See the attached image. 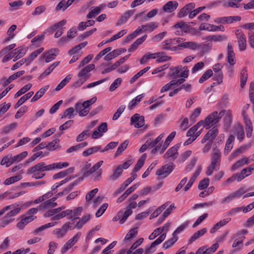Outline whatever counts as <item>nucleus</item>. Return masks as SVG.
<instances>
[{"instance_id": "f257e3e1", "label": "nucleus", "mask_w": 254, "mask_h": 254, "mask_svg": "<svg viewBox=\"0 0 254 254\" xmlns=\"http://www.w3.org/2000/svg\"><path fill=\"white\" fill-rule=\"evenodd\" d=\"M65 208L62 206L56 208H52L47 211L44 216L45 217H52V220H59L65 217L68 219H73L77 218V216L80 215L82 211L81 207H78L76 208L72 209H66L63 210Z\"/></svg>"}, {"instance_id": "f03ea898", "label": "nucleus", "mask_w": 254, "mask_h": 254, "mask_svg": "<svg viewBox=\"0 0 254 254\" xmlns=\"http://www.w3.org/2000/svg\"><path fill=\"white\" fill-rule=\"evenodd\" d=\"M96 101V97H93L83 103L78 101L75 104V108L70 107L64 111L63 115L62 116V118L67 117L69 119H71L76 115V113H78L80 117H85L89 113L90 107L95 103Z\"/></svg>"}, {"instance_id": "7ed1b4c3", "label": "nucleus", "mask_w": 254, "mask_h": 254, "mask_svg": "<svg viewBox=\"0 0 254 254\" xmlns=\"http://www.w3.org/2000/svg\"><path fill=\"white\" fill-rule=\"evenodd\" d=\"M95 67V65L91 64L81 68L77 74L78 79L71 84V87L76 89L81 86L91 77L90 72Z\"/></svg>"}, {"instance_id": "20e7f679", "label": "nucleus", "mask_w": 254, "mask_h": 254, "mask_svg": "<svg viewBox=\"0 0 254 254\" xmlns=\"http://www.w3.org/2000/svg\"><path fill=\"white\" fill-rule=\"evenodd\" d=\"M44 171H50L49 165H47L44 162H40L34 166L30 167L27 170V173L31 175L32 178L35 179H40L45 175Z\"/></svg>"}, {"instance_id": "39448f33", "label": "nucleus", "mask_w": 254, "mask_h": 254, "mask_svg": "<svg viewBox=\"0 0 254 254\" xmlns=\"http://www.w3.org/2000/svg\"><path fill=\"white\" fill-rule=\"evenodd\" d=\"M225 110H222L219 113L216 111L213 112L209 114L204 120H202L203 127L208 129L211 126L217 123L219 120L224 115Z\"/></svg>"}, {"instance_id": "423d86ee", "label": "nucleus", "mask_w": 254, "mask_h": 254, "mask_svg": "<svg viewBox=\"0 0 254 254\" xmlns=\"http://www.w3.org/2000/svg\"><path fill=\"white\" fill-rule=\"evenodd\" d=\"M171 226L170 222H167L162 227L158 228V230L161 234L162 233L155 241H154L151 245L148 250L152 249L156 246L161 244L166 238L167 232H168Z\"/></svg>"}, {"instance_id": "0eeeda50", "label": "nucleus", "mask_w": 254, "mask_h": 254, "mask_svg": "<svg viewBox=\"0 0 254 254\" xmlns=\"http://www.w3.org/2000/svg\"><path fill=\"white\" fill-rule=\"evenodd\" d=\"M171 71L170 76L172 77H184L188 78L189 75L190 71L187 66H178L170 67Z\"/></svg>"}, {"instance_id": "6e6552de", "label": "nucleus", "mask_w": 254, "mask_h": 254, "mask_svg": "<svg viewBox=\"0 0 254 254\" xmlns=\"http://www.w3.org/2000/svg\"><path fill=\"white\" fill-rule=\"evenodd\" d=\"M73 222H66L61 227L56 228L53 231V234L57 239L64 238L69 230H73Z\"/></svg>"}, {"instance_id": "1a4fd4ad", "label": "nucleus", "mask_w": 254, "mask_h": 254, "mask_svg": "<svg viewBox=\"0 0 254 254\" xmlns=\"http://www.w3.org/2000/svg\"><path fill=\"white\" fill-rule=\"evenodd\" d=\"M176 43L178 44V47L179 48L195 51L199 48V45L197 42L194 41H186L185 39L182 38H177Z\"/></svg>"}, {"instance_id": "9d476101", "label": "nucleus", "mask_w": 254, "mask_h": 254, "mask_svg": "<svg viewBox=\"0 0 254 254\" xmlns=\"http://www.w3.org/2000/svg\"><path fill=\"white\" fill-rule=\"evenodd\" d=\"M235 35L238 40L239 49L240 51H245L247 47L246 37L241 29L235 31Z\"/></svg>"}, {"instance_id": "9b49d317", "label": "nucleus", "mask_w": 254, "mask_h": 254, "mask_svg": "<svg viewBox=\"0 0 254 254\" xmlns=\"http://www.w3.org/2000/svg\"><path fill=\"white\" fill-rule=\"evenodd\" d=\"M132 213V211L127 210L126 209L121 210L117 215L113 218V221H119V223L121 224L124 223L128 216Z\"/></svg>"}, {"instance_id": "f8f14e48", "label": "nucleus", "mask_w": 254, "mask_h": 254, "mask_svg": "<svg viewBox=\"0 0 254 254\" xmlns=\"http://www.w3.org/2000/svg\"><path fill=\"white\" fill-rule=\"evenodd\" d=\"M173 163L167 164L157 170L156 175L162 178L167 177L173 170Z\"/></svg>"}, {"instance_id": "ddd939ff", "label": "nucleus", "mask_w": 254, "mask_h": 254, "mask_svg": "<svg viewBox=\"0 0 254 254\" xmlns=\"http://www.w3.org/2000/svg\"><path fill=\"white\" fill-rule=\"evenodd\" d=\"M218 133V128L217 126L213 127L212 128L209 129L208 132L205 134L203 138L201 140L202 143H205L208 141L210 142H213V140Z\"/></svg>"}, {"instance_id": "4468645a", "label": "nucleus", "mask_w": 254, "mask_h": 254, "mask_svg": "<svg viewBox=\"0 0 254 254\" xmlns=\"http://www.w3.org/2000/svg\"><path fill=\"white\" fill-rule=\"evenodd\" d=\"M241 18L239 16H229L217 18L214 20L216 23H221L223 24H232L236 21H239Z\"/></svg>"}, {"instance_id": "2eb2a0df", "label": "nucleus", "mask_w": 254, "mask_h": 254, "mask_svg": "<svg viewBox=\"0 0 254 254\" xmlns=\"http://www.w3.org/2000/svg\"><path fill=\"white\" fill-rule=\"evenodd\" d=\"M81 233L78 232L75 234L72 238L68 240L64 245L62 249V253L66 252L69 249L73 247L78 242L81 237Z\"/></svg>"}, {"instance_id": "dca6fc26", "label": "nucleus", "mask_w": 254, "mask_h": 254, "mask_svg": "<svg viewBox=\"0 0 254 254\" xmlns=\"http://www.w3.org/2000/svg\"><path fill=\"white\" fill-rule=\"evenodd\" d=\"M59 52V51L58 49H52L44 53L40 57L41 61L45 59L46 63H49L56 58Z\"/></svg>"}, {"instance_id": "f3484780", "label": "nucleus", "mask_w": 254, "mask_h": 254, "mask_svg": "<svg viewBox=\"0 0 254 254\" xmlns=\"http://www.w3.org/2000/svg\"><path fill=\"white\" fill-rule=\"evenodd\" d=\"M173 27L176 29L175 33L177 35H182L189 29L188 24L183 21L176 23Z\"/></svg>"}, {"instance_id": "a211bd4d", "label": "nucleus", "mask_w": 254, "mask_h": 254, "mask_svg": "<svg viewBox=\"0 0 254 254\" xmlns=\"http://www.w3.org/2000/svg\"><path fill=\"white\" fill-rule=\"evenodd\" d=\"M131 124L133 125L136 128H140L144 125V118L143 116H140L135 114L130 119Z\"/></svg>"}, {"instance_id": "6ab92c4d", "label": "nucleus", "mask_w": 254, "mask_h": 254, "mask_svg": "<svg viewBox=\"0 0 254 254\" xmlns=\"http://www.w3.org/2000/svg\"><path fill=\"white\" fill-rule=\"evenodd\" d=\"M227 62L230 65L233 66L236 64L235 54L232 46L230 43H229L227 45Z\"/></svg>"}, {"instance_id": "aec40b11", "label": "nucleus", "mask_w": 254, "mask_h": 254, "mask_svg": "<svg viewBox=\"0 0 254 254\" xmlns=\"http://www.w3.org/2000/svg\"><path fill=\"white\" fill-rule=\"evenodd\" d=\"M202 120L199 121L195 125L191 127L187 132V136L188 137H193L199 133V136L201 133L202 129L197 131L198 128L203 127Z\"/></svg>"}, {"instance_id": "412c9836", "label": "nucleus", "mask_w": 254, "mask_h": 254, "mask_svg": "<svg viewBox=\"0 0 254 254\" xmlns=\"http://www.w3.org/2000/svg\"><path fill=\"white\" fill-rule=\"evenodd\" d=\"M123 172L122 165H118L113 169L112 174L108 177L109 180L113 182L117 180L121 176Z\"/></svg>"}, {"instance_id": "4be33fe9", "label": "nucleus", "mask_w": 254, "mask_h": 254, "mask_svg": "<svg viewBox=\"0 0 254 254\" xmlns=\"http://www.w3.org/2000/svg\"><path fill=\"white\" fill-rule=\"evenodd\" d=\"M178 6V3L176 1H169L164 5L163 10L165 12L171 13L175 11Z\"/></svg>"}, {"instance_id": "5701e85b", "label": "nucleus", "mask_w": 254, "mask_h": 254, "mask_svg": "<svg viewBox=\"0 0 254 254\" xmlns=\"http://www.w3.org/2000/svg\"><path fill=\"white\" fill-rule=\"evenodd\" d=\"M142 32H144V31L142 25H141L138 26L134 32L127 35L124 39V42L126 43L129 42Z\"/></svg>"}, {"instance_id": "b1692460", "label": "nucleus", "mask_w": 254, "mask_h": 254, "mask_svg": "<svg viewBox=\"0 0 254 254\" xmlns=\"http://www.w3.org/2000/svg\"><path fill=\"white\" fill-rule=\"evenodd\" d=\"M50 86L49 85H45L41 88L35 94V95L31 99V102L34 103L40 99L49 89Z\"/></svg>"}, {"instance_id": "393cba45", "label": "nucleus", "mask_w": 254, "mask_h": 254, "mask_svg": "<svg viewBox=\"0 0 254 254\" xmlns=\"http://www.w3.org/2000/svg\"><path fill=\"white\" fill-rule=\"evenodd\" d=\"M159 55H161V53H146L140 59V64H144L147 63L149 60L150 59H154L157 57L159 56Z\"/></svg>"}, {"instance_id": "a878e982", "label": "nucleus", "mask_w": 254, "mask_h": 254, "mask_svg": "<svg viewBox=\"0 0 254 254\" xmlns=\"http://www.w3.org/2000/svg\"><path fill=\"white\" fill-rule=\"evenodd\" d=\"M230 220V218H225L217 222L210 230V233L211 234L215 233L221 227L226 225Z\"/></svg>"}, {"instance_id": "bb28decb", "label": "nucleus", "mask_w": 254, "mask_h": 254, "mask_svg": "<svg viewBox=\"0 0 254 254\" xmlns=\"http://www.w3.org/2000/svg\"><path fill=\"white\" fill-rule=\"evenodd\" d=\"M12 52L14 55L13 61L15 62L26 54V50L23 47L20 46L15 49Z\"/></svg>"}, {"instance_id": "cd10ccee", "label": "nucleus", "mask_w": 254, "mask_h": 254, "mask_svg": "<svg viewBox=\"0 0 254 254\" xmlns=\"http://www.w3.org/2000/svg\"><path fill=\"white\" fill-rule=\"evenodd\" d=\"M18 206L19 204L17 203H14L6 206L9 207L7 210L11 209V211L7 213L9 216L12 217L17 215L20 212L21 208L20 207H18Z\"/></svg>"}, {"instance_id": "c85d7f7f", "label": "nucleus", "mask_w": 254, "mask_h": 254, "mask_svg": "<svg viewBox=\"0 0 254 254\" xmlns=\"http://www.w3.org/2000/svg\"><path fill=\"white\" fill-rule=\"evenodd\" d=\"M147 35L144 36L136 39L130 46L128 49V51L132 52L134 51L138 47V46L141 44L146 39Z\"/></svg>"}, {"instance_id": "c756f323", "label": "nucleus", "mask_w": 254, "mask_h": 254, "mask_svg": "<svg viewBox=\"0 0 254 254\" xmlns=\"http://www.w3.org/2000/svg\"><path fill=\"white\" fill-rule=\"evenodd\" d=\"M179 147L177 146L170 148L164 154V158L165 159L172 158L174 159L177 157Z\"/></svg>"}, {"instance_id": "7c9ffc66", "label": "nucleus", "mask_w": 254, "mask_h": 254, "mask_svg": "<svg viewBox=\"0 0 254 254\" xmlns=\"http://www.w3.org/2000/svg\"><path fill=\"white\" fill-rule=\"evenodd\" d=\"M250 162L248 158H243L238 160L234 164H233L231 170L236 171L243 166L249 164Z\"/></svg>"}, {"instance_id": "2f4dec72", "label": "nucleus", "mask_w": 254, "mask_h": 254, "mask_svg": "<svg viewBox=\"0 0 254 254\" xmlns=\"http://www.w3.org/2000/svg\"><path fill=\"white\" fill-rule=\"evenodd\" d=\"M69 165V164L67 162H59L56 163H53L49 164L50 171H53L56 169H61L63 168H66Z\"/></svg>"}, {"instance_id": "473e14b6", "label": "nucleus", "mask_w": 254, "mask_h": 254, "mask_svg": "<svg viewBox=\"0 0 254 254\" xmlns=\"http://www.w3.org/2000/svg\"><path fill=\"white\" fill-rule=\"evenodd\" d=\"M198 29L200 31L206 30L208 31L212 32L218 31V27H217V26L206 23H201L199 25Z\"/></svg>"}, {"instance_id": "72a5a7b5", "label": "nucleus", "mask_w": 254, "mask_h": 254, "mask_svg": "<svg viewBox=\"0 0 254 254\" xmlns=\"http://www.w3.org/2000/svg\"><path fill=\"white\" fill-rule=\"evenodd\" d=\"M103 161H100L94 164L92 167H91L89 170L85 171L83 173L84 177H88L90 176L93 173H95L96 171H97L99 168L103 165Z\"/></svg>"}, {"instance_id": "f704fd0d", "label": "nucleus", "mask_w": 254, "mask_h": 254, "mask_svg": "<svg viewBox=\"0 0 254 254\" xmlns=\"http://www.w3.org/2000/svg\"><path fill=\"white\" fill-rule=\"evenodd\" d=\"M57 205L56 202H54L51 198L48 199L41 204L39 206V210H43L50 208H53Z\"/></svg>"}, {"instance_id": "c9c22d12", "label": "nucleus", "mask_w": 254, "mask_h": 254, "mask_svg": "<svg viewBox=\"0 0 254 254\" xmlns=\"http://www.w3.org/2000/svg\"><path fill=\"white\" fill-rule=\"evenodd\" d=\"M43 51L44 48H40L33 52L28 57L24 58L26 60V65H29Z\"/></svg>"}, {"instance_id": "e433bc0d", "label": "nucleus", "mask_w": 254, "mask_h": 254, "mask_svg": "<svg viewBox=\"0 0 254 254\" xmlns=\"http://www.w3.org/2000/svg\"><path fill=\"white\" fill-rule=\"evenodd\" d=\"M138 226L134 227L132 229H130L129 232L126 234L124 242H127L130 241L131 239L135 238L138 233Z\"/></svg>"}, {"instance_id": "4c0bfd02", "label": "nucleus", "mask_w": 254, "mask_h": 254, "mask_svg": "<svg viewBox=\"0 0 254 254\" xmlns=\"http://www.w3.org/2000/svg\"><path fill=\"white\" fill-rule=\"evenodd\" d=\"M248 70L246 67H243L240 71V86L243 88L247 81L248 79Z\"/></svg>"}, {"instance_id": "58836bf2", "label": "nucleus", "mask_w": 254, "mask_h": 254, "mask_svg": "<svg viewBox=\"0 0 254 254\" xmlns=\"http://www.w3.org/2000/svg\"><path fill=\"white\" fill-rule=\"evenodd\" d=\"M207 229L206 228H204L194 233L190 239L189 241V244L192 243L198 239L199 237L203 236L207 232Z\"/></svg>"}, {"instance_id": "ea45409f", "label": "nucleus", "mask_w": 254, "mask_h": 254, "mask_svg": "<svg viewBox=\"0 0 254 254\" xmlns=\"http://www.w3.org/2000/svg\"><path fill=\"white\" fill-rule=\"evenodd\" d=\"M144 32H151L158 26V23L156 22H151L144 25H142Z\"/></svg>"}, {"instance_id": "a19ab883", "label": "nucleus", "mask_w": 254, "mask_h": 254, "mask_svg": "<svg viewBox=\"0 0 254 254\" xmlns=\"http://www.w3.org/2000/svg\"><path fill=\"white\" fill-rule=\"evenodd\" d=\"M132 14H133V12L130 11V10H128L127 11H126L124 15L122 16L120 18V19H119V20L118 21V22L116 23V26H121L123 24H124V23H125L127 21L128 19Z\"/></svg>"}, {"instance_id": "79ce46f5", "label": "nucleus", "mask_w": 254, "mask_h": 254, "mask_svg": "<svg viewBox=\"0 0 254 254\" xmlns=\"http://www.w3.org/2000/svg\"><path fill=\"white\" fill-rule=\"evenodd\" d=\"M234 140H235V137L234 135H231L229 136L228 139H227V140L226 141V144H225V149H224V153L225 154H226V155L228 154L230 152L231 150L232 149Z\"/></svg>"}, {"instance_id": "37998d69", "label": "nucleus", "mask_w": 254, "mask_h": 254, "mask_svg": "<svg viewBox=\"0 0 254 254\" xmlns=\"http://www.w3.org/2000/svg\"><path fill=\"white\" fill-rule=\"evenodd\" d=\"M234 132L237 135V139L242 141L244 137V132L243 127L240 125H237L235 127Z\"/></svg>"}, {"instance_id": "c03bdc74", "label": "nucleus", "mask_w": 254, "mask_h": 254, "mask_svg": "<svg viewBox=\"0 0 254 254\" xmlns=\"http://www.w3.org/2000/svg\"><path fill=\"white\" fill-rule=\"evenodd\" d=\"M144 94H141L132 99L128 106V109L129 110H132L133 108H134V107L140 102V101L144 98Z\"/></svg>"}, {"instance_id": "a18cd8bd", "label": "nucleus", "mask_w": 254, "mask_h": 254, "mask_svg": "<svg viewBox=\"0 0 254 254\" xmlns=\"http://www.w3.org/2000/svg\"><path fill=\"white\" fill-rule=\"evenodd\" d=\"M72 77L71 74H68L64 79H63L61 82L55 88V90L57 91H60L71 80Z\"/></svg>"}, {"instance_id": "49530a36", "label": "nucleus", "mask_w": 254, "mask_h": 254, "mask_svg": "<svg viewBox=\"0 0 254 254\" xmlns=\"http://www.w3.org/2000/svg\"><path fill=\"white\" fill-rule=\"evenodd\" d=\"M101 150V146H93L89 148L87 150L84 151L82 152V155L84 157H87L89 155H91L96 152H97L98 151H100Z\"/></svg>"}, {"instance_id": "de8ad7c7", "label": "nucleus", "mask_w": 254, "mask_h": 254, "mask_svg": "<svg viewBox=\"0 0 254 254\" xmlns=\"http://www.w3.org/2000/svg\"><path fill=\"white\" fill-rule=\"evenodd\" d=\"M74 171L73 168H69L65 170L61 171L53 176L54 179H62L65 177L68 174L72 173Z\"/></svg>"}, {"instance_id": "09e8293b", "label": "nucleus", "mask_w": 254, "mask_h": 254, "mask_svg": "<svg viewBox=\"0 0 254 254\" xmlns=\"http://www.w3.org/2000/svg\"><path fill=\"white\" fill-rule=\"evenodd\" d=\"M178 237H175L172 236V237L166 241L162 245V248L164 250H167L172 247L178 241Z\"/></svg>"}, {"instance_id": "8fccbe9b", "label": "nucleus", "mask_w": 254, "mask_h": 254, "mask_svg": "<svg viewBox=\"0 0 254 254\" xmlns=\"http://www.w3.org/2000/svg\"><path fill=\"white\" fill-rule=\"evenodd\" d=\"M22 179V175L21 174H18V175L11 177L9 178L6 179L4 182V184L5 186L10 185L14 183L18 182Z\"/></svg>"}, {"instance_id": "3c124183", "label": "nucleus", "mask_w": 254, "mask_h": 254, "mask_svg": "<svg viewBox=\"0 0 254 254\" xmlns=\"http://www.w3.org/2000/svg\"><path fill=\"white\" fill-rule=\"evenodd\" d=\"M246 125V130L248 137H251L252 135L253 127L251 119L244 121Z\"/></svg>"}, {"instance_id": "603ef678", "label": "nucleus", "mask_w": 254, "mask_h": 254, "mask_svg": "<svg viewBox=\"0 0 254 254\" xmlns=\"http://www.w3.org/2000/svg\"><path fill=\"white\" fill-rule=\"evenodd\" d=\"M146 158V155L145 154H144L141 156L140 158L138 160L132 172L135 173V172H137L138 171H139L141 169V168L143 166V165L145 162Z\"/></svg>"}, {"instance_id": "864d4df0", "label": "nucleus", "mask_w": 254, "mask_h": 254, "mask_svg": "<svg viewBox=\"0 0 254 254\" xmlns=\"http://www.w3.org/2000/svg\"><path fill=\"white\" fill-rule=\"evenodd\" d=\"M224 120L225 122L224 130L225 131H228L230 128V124L231 123V113L230 111H227Z\"/></svg>"}, {"instance_id": "5fc2aeb1", "label": "nucleus", "mask_w": 254, "mask_h": 254, "mask_svg": "<svg viewBox=\"0 0 254 254\" xmlns=\"http://www.w3.org/2000/svg\"><path fill=\"white\" fill-rule=\"evenodd\" d=\"M32 86V85L31 83H28L26 85L24 86L15 94L14 98H16L19 96H21V95L25 93L26 92H27L31 89Z\"/></svg>"}, {"instance_id": "6e6d98bb", "label": "nucleus", "mask_w": 254, "mask_h": 254, "mask_svg": "<svg viewBox=\"0 0 254 254\" xmlns=\"http://www.w3.org/2000/svg\"><path fill=\"white\" fill-rule=\"evenodd\" d=\"M128 144L127 140H125L117 148L116 152L115 154L114 157L120 155L122 152L126 149Z\"/></svg>"}, {"instance_id": "4d7b16f0", "label": "nucleus", "mask_w": 254, "mask_h": 254, "mask_svg": "<svg viewBox=\"0 0 254 254\" xmlns=\"http://www.w3.org/2000/svg\"><path fill=\"white\" fill-rule=\"evenodd\" d=\"M168 206V203H165L161 206L158 207L157 209L154 211L150 216V219H152L157 217Z\"/></svg>"}, {"instance_id": "13d9d810", "label": "nucleus", "mask_w": 254, "mask_h": 254, "mask_svg": "<svg viewBox=\"0 0 254 254\" xmlns=\"http://www.w3.org/2000/svg\"><path fill=\"white\" fill-rule=\"evenodd\" d=\"M57 224H58L57 222H50V223L46 224L44 225L40 226L38 228L36 229L34 231V233L35 234H37V233H38L39 232H40L41 231H42L46 229L49 228L54 227V226L57 225Z\"/></svg>"}, {"instance_id": "bf43d9fd", "label": "nucleus", "mask_w": 254, "mask_h": 254, "mask_svg": "<svg viewBox=\"0 0 254 254\" xmlns=\"http://www.w3.org/2000/svg\"><path fill=\"white\" fill-rule=\"evenodd\" d=\"M250 145L242 146L239 149L235 150L230 155V158L231 159L235 158L237 156H239L241 153H242L243 152V151L248 148L250 147Z\"/></svg>"}, {"instance_id": "052dcab7", "label": "nucleus", "mask_w": 254, "mask_h": 254, "mask_svg": "<svg viewBox=\"0 0 254 254\" xmlns=\"http://www.w3.org/2000/svg\"><path fill=\"white\" fill-rule=\"evenodd\" d=\"M100 13L99 9H98L97 6H93L90 8L89 13L87 15L86 17L89 19L95 18Z\"/></svg>"}, {"instance_id": "680f3d73", "label": "nucleus", "mask_w": 254, "mask_h": 254, "mask_svg": "<svg viewBox=\"0 0 254 254\" xmlns=\"http://www.w3.org/2000/svg\"><path fill=\"white\" fill-rule=\"evenodd\" d=\"M66 23V20L65 19H63L62 21L56 23L53 25L49 28V31L53 32L58 29H60L62 28V27L64 26Z\"/></svg>"}, {"instance_id": "e2e57ef3", "label": "nucleus", "mask_w": 254, "mask_h": 254, "mask_svg": "<svg viewBox=\"0 0 254 254\" xmlns=\"http://www.w3.org/2000/svg\"><path fill=\"white\" fill-rule=\"evenodd\" d=\"M213 74V71L211 69H209L207 70L206 71L204 72V73L202 75L201 77L199 79V82L200 83H202L203 82L206 81L209 78H210Z\"/></svg>"}, {"instance_id": "0e129e2a", "label": "nucleus", "mask_w": 254, "mask_h": 254, "mask_svg": "<svg viewBox=\"0 0 254 254\" xmlns=\"http://www.w3.org/2000/svg\"><path fill=\"white\" fill-rule=\"evenodd\" d=\"M90 134L89 129H86L80 133L76 137V141L77 142H80L83 141L89 136Z\"/></svg>"}, {"instance_id": "69168bd1", "label": "nucleus", "mask_w": 254, "mask_h": 254, "mask_svg": "<svg viewBox=\"0 0 254 254\" xmlns=\"http://www.w3.org/2000/svg\"><path fill=\"white\" fill-rule=\"evenodd\" d=\"M143 238H140L135 242L130 248L127 251V254H131V252L139 246L143 242Z\"/></svg>"}, {"instance_id": "338daca9", "label": "nucleus", "mask_w": 254, "mask_h": 254, "mask_svg": "<svg viewBox=\"0 0 254 254\" xmlns=\"http://www.w3.org/2000/svg\"><path fill=\"white\" fill-rule=\"evenodd\" d=\"M122 79L120 77L116 79L111 84L109 87V91L113 92L115 91L121 84Z\"/></svg>"}, {"instance_id": "774afa93", "label": "nucleus", "mask_w": 254, "mask_h": 254, "mask_svg": "<svg viewBox=\"0 0 254 254\" xmlns=\"http://www.w3.org/2000/svg\"><path fill=\"white\" fill-rule=\"evenodd\" d=\"M18 126L17 123H13L5 126L2 128V132L7 134L9 133L11 130L15 129Z\"/></svg>"}]
</instances>
